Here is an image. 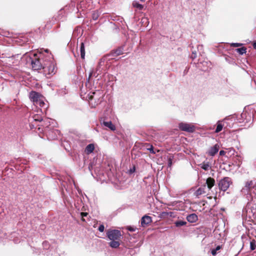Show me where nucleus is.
Here are the masks:
<instances>
[{
	"label": "nucleus",
	"mask_w": 256,
	"mask_h": 256,
	"mask_svg": "<svg viewBox=\"0 0 256 256\" xmlns=\"http://www.w3.org/2000/svg\"><path fill=\"white\" fill-rule=\"evenodd\" d=\"M29 97L34 106L41 108V112H42V109L44 112L46 111L48 107V104L45 98L42 94L38 92L32 91L30 93Z\"/></svg>",
	"instance_id": "1"
},
{
	"label": "nucleus",
	"mask_w": 256,
	"mask_h": 256,
	"mask_svg": "<svg viewBox=\"0 0 256 256\" xmlns=\"http://www.w3.org/2000/svg\"><path fill=\"white\" fill-rule=\"evenodd\" d=\"M42 70L44 74L48 78H50L56 72L54 64L51 61L46 62L42 66Z\"/></svg>",
	"instance_id": "2"
},
{
	"label": "nucleus",
	"mask_w": 256,
	"mask_h": 256,
	"mask_svg": "<svg viewBox=\"0 0 256 256\" xmlns=\"http://www.w3.org/2000/svg\"><path fill=\"white\" fill-rule=\"evenodd\" d=\"M232 184V182L230 178L224 177L220 180L218 186L221 190L225 192L229 188Z\"/></svg>",
	"instance_id": "3"
},
{
	"label": "nucleus",
	"mask_w": 256,
	"mask_h": 256,
	"mask_svg": "<svg viewBox=\"0 0 256 256\" xmlns=\"http://www.w3.org/2000/svg\"><path fill=\"white\" fill-rule=\"evenodd\" d=\"M106 235L110 240H120L122 236L120 232L116 230H108Z\"/></svg>",
	"instance_id": "4"
},
{
	"label": "nucleus",
	"mask_w": 256,
	"mask_h": 256,
	"mask_svg": "<svg viewBox=\"0 0 256 256\" xmlns=\"http://www.w3.org/2000/svg\"><path fill=\"white\" fill-rule=\"evenodd\" d=\"M178 128L180 130L188 132H192L195 130V126L192 124L180 122L178 124Z\"/></svg>",
	"instance_id": "5"
},
{
	"label": "nucleus",
	"mask_w": 256,
	"mask_h": 256,
	"mask_svg": "<svg viewBox=\"0 0 256 256\" xmlns=\"http://www.w3.org/2000/svg\"><path fill=\"white\" fill-rule=\"evenodd\" d=\"M31 65L34 70H38L42 68V66L41 64L40 60L37 58L32 60L31 61Z\"/></svg>",
	"instance_id": "6"
},
{
	"label": "nucleus",
	"mask_w": 256,
	"mask_h": 256,
	"mask_svg": "<svg viewBox=\"0 0 256 256\" xmlns=\"http://www.w3.org/2000/svg\"><path fill=\"white\" fill-rule=\"evenodd\" d=\"M220 146L216 144L213 146L210 147L206 154L210 156H214L218 152Z\"/></svg>",
	"instance_id": "7"
},
{
	"label": "nucleus",
	"mask_w": 256,
	"mask_h": 256,
	"mask_svg": "<svg viewBox=\"0 0 256 256\" xmlns=\"http://www.w3.org/2000/svg\"><path fill=\"white\" fill-rule=\"evenodd\" d=\"M152 222V218L148 216H144L141 219V225L142 226H146Z\"/></svg>",
	"instance_id": "8"
},
{
	"label": "nucleus",
	"mask_w": 256,
	"mask_h": 256,
	"mask_svg": "<svg viewBox=\"0 0 256 256\" xmlns=\"http://www.w3.org/2000/svg\"><path fill=\"white\" fill-rule=\"evenodd\" d=\"M206 184H204L202 186L198 188L194 192V194L197 196L199 197L200 196L205 194L206 193Z\"/></svg>",
	"instance_id": "9"
},
{
	"label": "nucleus",
	"mask_w": 256,
	"mask_h": 256,
	"mask_svg": "<svg viewBox=\"0 0 256 256\" xmlns=\"http://www.w3.org/2000/svg\"><path fill=\"white\" fill-rule=\"evenodd\" d=\"M206 184L208 188L210 190L214 186L215 180L213 178L210 177L206 179Z\"/></svg>",
	"instance_id": "10"
},
{
	"label": "nucleus",
	"mask_w": 256,
	"mask_h": 256,
	"mask_svg": "<svg viewBox=\"0 0 256 256\" xmlns=\"http://www.w3.org/2000/svg\"><path fill=\"white\" fill-rule=\"evenodd\" d=\"M186 219L190 222H195L198 220L197 215L195 214H192L187 216Z\"/></svg>",
	"instance_id": "11"
},
{
	"label": "nucleus",
	"mask_w": 256,
	"mask_h": 256,
	"mask_svg": "<svg viewBox=\"0 0 256 256\" xmlns=\"http://www.w3.org/2000/svg\"><path fill=\"white\" fill-rule=\"evenodd\" d=\"M42 120V116L40 114H34L30 118V120L35 122H41Z\"/></svg>",
	"instance_id": "12"
},
{
	"label": "nucleus",
	"mask_w": 256,
	"mask_h": 256,
	"mask_svg": "<svg viewBox=\"0 0 256 256\" xmlns=\"http://www.w3.org/2000/svg\"><path fill=\"white\" fill-rule=\"evenodd\" d=\"M94 149V144H88L86 148V152L87 154L92 153Z\"/></svg>",
	"instance_id": "13"
},
{
	"label": "nucleus",
	"mask_w": 256,
	"mask_h": 256,
	"mask_svg": "<svg viewBox=\"0 0 256 256\" xmlns=\"http://www.w3.org/2000/svg\"><path fill=\"white\" fill-rule=\"evenodd\" d=\"M103 124L104 126L112 130H116V127L114 125L111 121L108 122H104Z\"/></svg>",
	"instance_id": "14"
},
{
	"label": "nucleus",
	"mask_w": 256,
	"mask_h": 256,
	"mask_svg": "<svg viewBox=\"0 0 256 256\" xmlns=\"http://www.w3.org/2000/svg\"><path fill=\"white\" fill-rule=\"evenodd\" d=\"M111 242H110V246L112 248H117L120 245L119 240H110Z\"/></svg>",
	"instance_id": "15"
},
{
	"label": "nucleus",
	"mask_w": 256,
	"mask_h": 256,
	"mask_svg": "<svg viewBox=\"0 0 256 256\" xmlns=\"http://www.w3.org/2000/svg\"><path fill=\"white\" fill-rule=\"evenodd\" d=\"M132 6L134 8H136L138 10H142L144 8V6L139 4L137 1L134 0L132 2Z\"/></svg>",
	"instance_id": "16"
},
{
	"label": "nucleus",
	"mask_w": 256,
	"mask_h": 256,
	"mask_svg": "<svg viewBox=\"0 0 256 256\" xmlns=\"http://www.w3.org/2000/svg\"><path fill=\"white\" fill-rule=\"evenodd\" d=\"M80 56L82 58L84 59L85 56V48L83 42L80 44Z\"/></svg>",
	"instance_id": "17"
},
{
	"label": "nucleus",
	"mask_w": 256,
	"mask_h": 256,
	"mask_svg": "<svg viewBox=\"0 0 256 256\" xmlns=\"http://www.w3.org/2000/svg\"><path fill=\"white\" fill-rule=\"evenodd\" d=\"M236 50L240 54H243L246 52V48L245 47H242L241 48H236Z\"/></svg>",
	"instance_id": "18"
},
{
	"label": "nucleus",
	"mask_w": 256,
	"mask_h": 256,
	"mask_svg": "<svg viewBox=\"0 0 256 256\" xmlns=\"http://www.w3.org/2000/svg\"><path fill=\"white\" fill-rule=\"evenodd\" d=\"M222 128L223 125L220 122H218L217 126L215 130V132L216 133L220 132L222 130Z\"/></svg>",
	"instance_id": "19"
},
{
	"label": "nucleus",
	"mask_w": 256,
	"mask_h": 256,
	"mask_svg": "<svg viewBox=\"0 0 256 256\" xmlns=\"http://www.w3.org/2000/svg\"><path fill=\"white\" fill-rule=\"evenodd\" d=\"M256 248V242L254 240H252L250 242V248L252 250H254Z\"/></svg>",
	"instance_id": "20"
},
{
	"label": "nucleus",
	"mask_w": 256,
	"mask_h": 256,
	"mask_svg": "<svg viewBox=\"0 0 256 256\" xmlns=\"http://www.w3.org/2000/svg\"><path fill=\"white\" fill-rule=\"evenodd\" d=\"M186 224V222L182 220H179L175 222V225L178 227L184 226Z\"/></svg>",
	"instance_id": "21"
},
{
	"label": "nucleus",
	"mask_w": 256,
	"mask_h": 256,
	"mask_svg": "<svg viewBox=\"0 0 256 256\" xmlns=\"http://www.w3.org/2000/svg\"><path fill=\"white\" fill-rule=\"evenodd\" d=\"M253 186L252 181H250L246 182L245 187L247 190H250Z\"/></svg>",
	"instance_id": "22"
},
{
	"label": "nucleus",
	"mask_w": 256,
	"mask_h": 256,
	"mask_svg": "<svg viewBox=\"0 0 256 256\" xmlns=\"http://www.w3.org/2000/svg\"><path fill=\"white\" fill-rule=\"evenodd\" d=\"M201 168L205 170H208L210 168V166L208 163H204L201 164Z\"/></svg>",
	"instance_id": "23"
},
{
	"label": "nucleus",
	"mask_w": 256,
	"mask_h": 256,
	"mask_svg": "<svg viewBox=\"0 0 256 256\" xmlns=\"http://www.w3.org/2000/svg\"><path fill=\"white\" fill-rule=\"evenodd\" d=\"M98 13L97 12H94L93 14H92V18L94 20H96L98 19Z\"/></svg>",
	"instance_id": "24"
},
{
	"label": "nucleus",
	"mask_w": 256,
	"mask_h": 256,
	"mask_svg": "<svg viewBox=\"0 0 256 256\" xmlns=\"http://www.w3.org/2000/svg\"><path fill=\"white\" fill-rule=\"evenodd\" d=\"M242 45V44L240 43H232L230 44V46L234 47H238L240 46H241Z\"/></svg>",
	"instance_id": "25"
},
{
	"label": "nucleus",
	"mask_w": 256,
	"mask_h": 256,
	"mask_svg": "<svg viewBox=\"0 0 256 256\" xmlns=\"http://www.w3.org/2000/svg\"><path fill=\"white\" fill-rule=\"evenodd\" d=\"M98 230L100 232H103L104 230V226L103 224H101L98 227Z\"/></svg>",
	"instance_id": "26"
},
{
	"label": "nucleus",
	"mask_w": 256,
	"mask_h": 256,
	"mask_svg": "<svg viewBox=\"0 0 256 256\" xmlns=\"http://www.w3.org/2000/svg\"><path fill=\"white\" fill-rule=\"evenodd\" d=\"M115 53L116 55H120L122 54V52L120 50H116Z\"/></svg>",
	"instance_id": "27"
},
{
	"label": "nucleus",
	"mask_w": 256,
	"mask_h": 256,
	"mask_svg": "<svg viewBox=\"0 0 256 256\" xmlns=\"http://www.w3.org/2000/svg\"><path fill=\"white\" fill-rule=\"evenodd\" d=\"M172 164V160L170 158H168V165L169 166H170Z\"/></svg>",
	"instance_id": "28"
},
{
	"label": "nucleus",
	"mask_w": 256,
	"mask_h": 256,
	"mask_svg": "<svg viewBox=\"0 0 256 256\" xmlns=\"http://www.w3.org/2000/svg\"><path fill=\"white\" fill-rule=\"evenodd\" d=\"M226 154V152L224 150H220V156H224Z\"/></svg>",
	"instance_id": "29"
},
{
	"label": "nucleus",
	"mask_w": 256,
	"mask_h": 256,
	"mask_svg": "<svg viewBox=\"0 0 256 256\" xmlns=\"http://www.w3.org/2000/svg\"><path fill=\"white\" fill-rule=\"evenodd\" d=\"M216 254V250H215L214 249L212 250V254L213 255V256H215Z\"/></svg>",
	"instance_id": "30"
},
{
	"label": "nucleus",
	"mask_w": 256,
	"mask_h": 256,
	"mask_svg": "<svg viewBox=\"0 0 256 256\" xmlns=\"http://www.w3.org/2000/svg\"><path fill=\"white\" fill-rule=\"evenodd\" d=\"M148 150H150V152L152 154H154V151L153 150V148H152V146L151 148H148Z\"/></svg>",
	"instance_id": "31"
},
{
	"label": "nucleus",
	"mask_w": 256,
	"mask_h": 256,
	"mask_svg": "<svg viewBox=\"0 0 256 256\" xmlns=\"http://www.w3.org/2000/svg\"><path fill=\"white\" fill-rule=\"evenodd\" d=\"M142 20L143 22H148V20L146 18H142Z\"/></svg>",
	"instance_id": "32"
},
{
	"label": "nucleus",
	"mask_w": 256,
	"mask_h": 256,
	"mask_svg": "<svg viewBox=\"0 0 256 256\" xmlns=\"http://www.w3.org/2000/svg\"><path fill=\"white\" fill-rule=\"evenodd\" d=\"M88 214L86 212H82L81 215L82 216H86Z\"/></svg>",
	"instance_id": "33"
},
{
	"label": "nucleus",
	"mask_w": 256,
	"mask_h": 256,
	"mask_svg": "<svg viewBox=\"0 0 256 256\" xmlns=\"http://www.w3.org/2000/svg\"><path fill=\"white\" fill-rule=\"evenodd\" d=\"M44 122L46 123V124H48V123L49 124V123H50V119H48V118H47V119L44 121Z\"/></svg>",
	"instance_id": "34"
},
{
	"label": "nucleus",
	"mask_w": 256,
	"mask_h": 256,
	"mask_svg": "<svg viewBox=\"0 0 256 256\" xmlns=\"http://www.w3.org/2000/svg\"><path fill=\"white\" fill-rule=\"evenodd\" d=\"M253 48L256 49V42H254L252 44Z\"/></svg>",
	"instance_id": "35"
},
{
	"label": "nucleus",
	"mask_w": 256,
	"mask_h": 256,
	"mask_svg": "<svg viewBox=\"0 0 256 256\" xmlns=\"http://www.w3.org/2000/svg\"><path fill=\"white\" fill-rule=\"evenodd\" d=\"M220 246H216V248L214 250H216V251H217V250H220Z\"/></svg>",
	"instance_id": "36"
},
{
	"label": "nucleus",
	"mask_w": 256,
	"mask_h": 256,
	"mask_svg": "<svg viewBox=\"0 0 256 256\" xmlns=\"http://www.w3.org/2000/svg\"><path fill=\"white\" fill-rule=\"evenodd\" d=\"M128 230H130V231H132V232H133V231H134V228H128Z\"/></svg>",
	"instance_id": "37"
},
{
	"label": "nucleus",
	"mask_w": 256,
	"mask_h": 256,
	"mask_svg": "<svg viewBox=\"0 0 256 256\" xmlns=\"http://www.w3.org/2000/svg\"><path fill=\"white\" fill-rule=\"evenodd\" d=\"M47 244V242H44L43 243V244L44 245L45 244Z\"/></svg>",
	"instance_id": "38"
},
{
	"label": "nucleus",
	"mask_w": 256,
	"mask_h": 256,
	"mask_svg": "<svg viewBox=\"0 0 256 256\" xmlns=\"http://www.w3.org/2000/svg\"><path fill=\"white\" fill-rule=\"evenodd\" d=\"M140 0V1H141V2H144V1H145L146 0Z\"/></svg>",
	"instance_id": "39"
}]
</instances>
